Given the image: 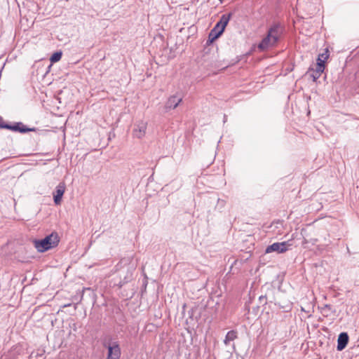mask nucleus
Here are the masks:
<instances>
[{
	"mask_svg": "<svg viewBox=\"0 0 359 359\" xmlns=\"http://www.w3.org/2000/svg\"><path fill=\"white\" fill-rule=\"evenodd\" d=\"M282 34L283 27L279 24L273 25L269 29L267 34L258 44V49L263 52L276 46Z\"/></svg>",
	"mask_w": 359,
	"mask_h": 359,
	"instance_id": "f257e3e1",
	"label": "nucleus"
},
{
	"mask_svg": "<svg viewBox=\"0 0 359 359\" xmlns=\"http://www.w3.org/2000/svg\"><path fill=\"white\" fill-rule=\"evenodd\" d=\"M60 242V238L56 233L46 236L41 240H34L33 241L34 248L39 252H44L56 247Z\"/></svg>",
	"mask_w": 359,
	"mask_h": 359,
	"instance_id": "f03ea898",
	"label": "nucleus"
},
{
	"mask_svg": "<svg viewBox=\"0 0 359 359\" xmlns=\"http://www.w3.org/2000/svg\"><path fill=\"white\" fill-rule=\"evenodd\" d=\"M231 18V14H224L221 16L219 21L216 24L214 28L210 31L208 36V41L212 43L217 39L224 32Z\"/></svg>",
	"mask_w": 359,
	"mask_h": 359,
	"instance_id": "7ed1b4c3",
	"label": "nucleus"
},
{
	"mask_svg": "<svg viewBox=\"0 0 359 359\" xmlns=\"http://www.w3.org/2000/svg\"><path fill=\"white\" fill-rule=\"evenodd\" d=\"M0 128L11 130L15 132L25 133L29 131H34L35 128H27L21 122L15 123L13 125L4 123L3 118L0 116Z\"/></svg>",
	"mask_w": 359,
	"mask_h": 359,
	"instance_id": "20e7f679",
	"label": "nucleus"
},
{
	"mask_svg": "<svg viewBox=\"0 0 359 359\" xmlns=\"http://www.w3.org/2000/svg\"><path fill=\"white\" fill-rule=\"evenodd\" d=\"M104 346L108 349L107 359L121 358V351L118 341H111L108 344L104 343Z\"/></svg>",
	"mask_w": 359,
	"mask_h": 359,
	"instance_id": "39448f33",
	"label": "nucleus"
},
{
	"mask_svg": "<svg viewBox=\"0 0 359 359\" xmlns=\"http://www.w3.org/2000/svg\"><path fill=\"white\" fill-rule=\"evenodd\" d=\"M290 245L288 242L274 243L266 248V252H277L278 253H283L286 252Z\"/></svg>",
	"mask_w": 359,
	"mask_h": 359,
	"instance_id": "423d86ee",
	"label": "nucleus"
},
{
	"mask_svg": "<svg viewBox=\"0 0 359 359\" xmlns=\"http://www.w3.org/2000/svg\"><path fill=\"white\" fill-rule=\"evenodd\" d=\"M147 128V123L140 121L135 125L133 129V135L139 139L142 138L145 134Z\"/></svg>",
	"mask_w": 359,
	"mask_h": 359,
	"instance_id": "0eeeda50",
	"label": "nucleus"
},
{
	"mask_svg": "<svg viewBox=\"0 0 359 359\" xmlns=\"http://www.w3.org/2000/svg\"><path fill=\"white\" fill-rule=\"evenodd\" d=\"M182 97L180 96L179 95L176 94L172 95L168 98V101L166 102L165 107L166 109H175L182 102Z\"/></svg>",
	"mask_w": 359,
	"mask_h": 359,
	"instance_id": "6e6552de",
	"label": "nucleus"
},
{
	"mask_svg": "<svg viewBox=\"0 0 359 359\" xmlns=\"http://www.w3.org/2000/svg\"><path fill=\"white\" fill-rule=\"evenodd\" d=\"M348 342V335L346 332H341L337 339V350L342 351Z\"/></svg>",
	"mask_w": 359,
	"mask_h": 359,
	"instance_id": "1a4fd4ad",
	"label": "nucleus"
},
{
	"mask_svg": "<svg viewBox=\"0 0 359 359\" xmlns=\"http://www.w3.org/2000/svg\"><path fill=\"white\" fill-rule=\"evenodd\" d=\"M65 191V184L62 182L59 183L53 193L54 202H60Z\"/></svg>",
	"mask_w": 359,
	"mask_h": 359,
	"instance_id": "9d476101",
	"label": "nucleus"
},
{
	"mask_svg": "<svg viewBox=\"0 0 359 359\" xmlns=\"http://www.w3.org/2000/svg\"><path fill=\"white\" fill-rule=\"evenodd\" d=\"M316 235L317 236L322 238L325 241L327 242V243L324 245H319L318 247V249H320L321 248H322V249H324L325 247L328 246L331 243V241L329 239L330 234L326 231H325V230L318 231Z\"/></svg>",
	"mask_w": 359,
	"mask_h": 359,
	"instance_id": "9b49d317",
	"label": "nucleus"
},
{
	"mask_svg": "<svg viewBox=\"0 0 359 359\" xmlns=\"http://www.w3.org/2000/svg\"><path fill=\"white\" fill-rule=\"evenodd\" d=\"M237 338V332L234 330L229 331L226 335L225 339L224 340V343L226 345H228L230 341H233Z\"/></svg>",
	"mask_w": 359,
	"mask_h": 359,
	"instance_id": "f8f14e48",
	"label": "nucleus"
},
{
	"mask_svg": "<svg viewBox=\"0 0 359 359\" xmlns=\"http://www.w3.org/2000/svg\"><path fill=\"white\" fill-rule=\"evenodd\" d=\"M329 57V50L326 48L323 53L319 54L317 59V63H321L325 65L326 60Z\"/></svg>",
	"mask_w": 359,
	"mask_h": 359,
	"instance_id": "ddd939ff",
	"label": "nucleus"
},
{
	"mask_svg": "<svg viewBox=\"0 0 359 359\" xmlns=\"http://www.w3.org/2000/svg\"><path fill=\"white\" fill-rule=\"evenodd\" d=\"M135 270V267L134 266H128L126 267V271H127V275L124 277V282L123 283H127L129 281V280H130L132 278V276H133V273Z\"/></svg>",
	"mask_w": 359,
	"mask_h": 359,
	"instance_id": "4468645a",
	"label": "nucleus"
},
{
	"mask_svg": "<svg viewBox=\"0 0 359 359\" xmlns=\"http://www.w3.org/2000/svg\"><path fill=\"white\" fill-rule=\"evenodd\" d=\"M307 74L312 79L313 81H316V80L320 76V74L313 70V69H309L307 72Z\"/></svg>",
	"mask_w": 359,
	"mask_h": 359,
	"instance_id": "2eb2a0df",
	"label": "nucleus"
},
{
	"mask_svg": "<svg viewBox=\"0 0 359 359\" xmlns=\"http://www.w3.org/2000/svg\"><path fill=\"white\" fill-rule=\"evenodd\" d=\"M62 57V52H55L54 53L50 58V60L52 63H55L58 62Z\"/></svg>",
	"mask_w": 359,
	"mask_h": 359,
	"instance_id": "dca6fc26",
	"label": "nucleus"
},
{
	"mask_svg": "<svg viewBox=\"0 0 359 359\" xmlns=\"http://www.w3.org/2000/svg\"><path fill=\"white\" fill-rule=\"evenodd\" d=\"M320 309L321 313H323L324 316H327L328 312L332 309V306L330 304H325Z\"/></svg>",
	"mask_w": 359,
	"mask_h": 359,
	"instance_id": "f3484780",
	"label": "nucleus"
},
{
	"mask_svg": "<svg viewBox=\"0 0 359 359\" xmlns=\"http://www.w3.org/2000/svg\"><path fill=\"white\" fill-rule=\"evenodd\" d=\"M131 259L132 258H123L121 259V261L119 262V263L116 266V270H118L121 269V266L122 264H128L130 261H131Z\"/></svg>",
	"mask_w": 359,
	"mask_h": 359,
	"instance_id": "a211bd4d",
	"label": "nucleus"
},
{
	"mask_svg": "<svg viewBox=\"0 0 359 359\" xmlns=\"http://www.w3.org/2000/svg\"><path fill=\"white\" fill-rule=\"evenodd\" d=\"M319 241L318 238H311L309 239H304V243H311L312 245H316V243Z\"/></svg>",
	"mask_w": 359,
	"mask_h": 359,
	"instance_id": "6ab92c4d",
	"label": "nucleus"
},
{
	"mask_svg": "<svg viewBox=\"0 0 359 359\" xmlns=\"http://www.w3.org/2000/svg\"><path fill=\"white\" fill-rule=\"evenodd\" d=\"M325 69V65H322L321 63H317L316 71L320 73V74L323 72Z\"/></svg>",
	"mask_w": 359,
	"mask_h": 359,
	"instance_id": "aec40b11",
	"label": "nucleus"
},
{
	"mask_svg": "<svg viewBox=\"0 0 359 359\" xmlns=\"http://www.w3.org/2000/svg\"><path fill=\"white\" fill-rule=\"evenodd\" d=\"M266 296L262 295V296L259 297V301L261 302H263L264 304L266 303Z\"/></svg>",
	"mask_w": 359,
	"mask_h": 359,
	"instance_id": "412c9836",
	"label": "nucleus"
}]
</instances>
